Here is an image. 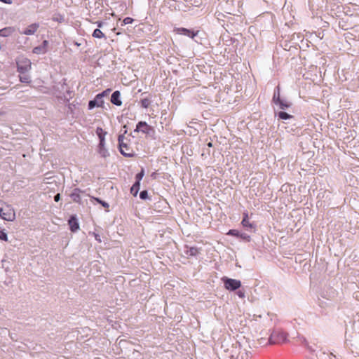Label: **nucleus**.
<instances>
[{
    "label": "nucleus",
    "mask_w": 359,
    "mask_h": 359,
    "mask_svg": "<svg viewBox=\"0 0 359 359\" xmlns=\"http://www.w3.org/2000/svg\"><path fill=\"white\" fill-rule=\"evenodd\" d=\"M127 130H125L123 134L119 135L118 137V149L120 153L126 157H132L134 155L133 150L129 145L128 142L130 140L125 137V134Z\"/></svg>",
    "instance_id": "nucleus-1"
},
{
    "label": "nucleus",
    "mask_w": 359,
    "mask_h": 359,
    "mask_svg": "<svg viewBox=\"0 0 359 359\" xmlns=\"http://www.w3.org/2000/svg\"><path fill=\"white\" fill-rule=\"evenodd\" d=\"M287 334L281 330H273L269 337V342L271 344H278L286 341Z\"/></svg>",
    "instance_id": "nucleus-2"
},
{
    "label": "nucleus",
    "mask_w": 359,
    "mask_h": 359,
    "mask_svg": "<svg viewBox=\"0 0 359 359\" xmlns=\"http://www.w3.org/2000/svg\"><path fill=\"white\" fill-rule=\"evenodd\" d=\"M17 71L20 74H25L31 69L32 62L26 57L18 58L16 61Z\"/></svg>",
    "instance_id": "nucleus-3"
},
{
    "label": "nucleus",
    "mask_w": 359,
    "mask_h": 359,
    "mask_svg": "<svg viewBox=\"0 0 359 359\" xmlns=\"http://www.w3.org/2000/svg\"><path fill=\"white\" fill-rule=\"evenodd\" d=\"M224 287L229 291H236L241 287V282L239 280L223 277L222 278Z\"/></svg>",
    "instance_id": "nucleus-4"
},
{
    "label": "nucleus",
    "mask_w": 359,
    "mask_h": 359,
    "mask_svg": "<svg viewBox=\"0 0 359 359\" xmlns=\"http://www.w3.org/2000/svg\"><path fill=\"white\" fill-rule=\"evenodd\" d=\"M0 217L6 221L12 222L15 219V213L13 208L10 205L0 208Z\"/></svg>",
    "instance_id": "nucleus-5"
},
{
    "label": "nucleus",
    "mask_w": 359,
    "mask_h": 359,
    "mask_svg": "<svg viewBox=\"0 0 359 359\" xmlns=\"http://www.w3.org/2000/svg\"><path fill=\"white\" fill-rule=\"evenodd\" d=\"M134 132L139 133L141 132L147 135H152L154 134L155 130L151 126L148 125L145 121H139L136 125V128Z\"/></svg>",
    "instance_id": "nucleus-6"
},
{
    "label": "nucleus",
    "mask_w": 359,
    "mask_h": 359,
    "mask_svg": "<svg viewBox=\"0 0 359 359\" xmlns=\"http://www.w3.org/2000/svg\"><path fill=\"white\" fill-rule=\"evenodd\" d=\"M104 104V100H102L98 95H97L95 98L88 102V109H93V108L97 107H102Z\"/></svg>",
    "instance_id": "nucleus-7"
},
{
    "label": "nucleus",
    "mask_w": 359,
    "mask_h": 359,
    "mask_svg": "<svg viewBox=\"0 0 359 359\" xmlns=\"http://www.w3.org/2000/svg\"><path fill=\"white\" fill-rule=\"evenodd\" d=\"M184 252L187 257H197L199 254H201V249L196 247H189L186 245Z\"/></svg>",
    "instance_id": "nucleus-8"
},
{
    "label": "nucleus",
    "mask_w": 359,
    "mask_h": 359,
    "mask_svg": "<svg viewBox=\"0 0 359 359\" xmlns=\"http://www.w3.org/2000/svg\"><path fill=\"white\" fill-rule=\"evenodd\" d=\"M68 224L69 225L70 230L72 232H76L79 229V224L76 215H74L70 216L68 220Z\"/></svg>",
    "instance_id": "nucleus-9"
},
{
    "label": "nucleus",
    "mask_w": 359,
    "mask_h": 359,
    "mask_svg": "<svg viewBox=\"0 0 359 359\" xmlns=\"http://www.w3.org/2000/svg\"><path fill=\"white\" fill-rule=\"evenodd\" d=\"M39 27V23H32L29 25L25 30L20 32L21 34L32 35L37 31Z\"/></svg>",
    "instance_id": "nucleus-10"
},
{
    "label": "nucleus",
    "mask_w": 359,
    "mask_h": 359,
    "mask_svg": "<svg viewBox=\"0 0 359 359\" xmlns=\"http://www.w3.org/2000/svg\"><path fill=\"white\" fill-rule=\"evenodd\" d=\"M111 102L116 106H121L122 100L121 99V93L118 90H115L111 96Z\"/></svg>",
    "instance_id": "nucleus-11"
},
{
    "label": "nucleus",
    "mask_w": 359,
    "mask_h": 359,
    "mask_svg": "<svg viewBox=\"0 0 359 359\" xmlns=\"http://www.w3.org/2000/svg\"><path fill=\"white\" fill-rule=\"evenodd\" d=\"M177 32L180 34L187 36L191 39H194L197 34V33H195L193 30L183 27L177 29Z\"/></svg>",
    "instance_id": "nucleus-12"
},
{
    "label": "nucleus",
    "mask_w": 359,
    "mask_h": 359,
    "mask_svg": "<svg viewBox=\"0 0 359 359\" xmlns=\"http://www.w3.org/2000/svg\"><path fill=\"white\" fill-rule=\"evenodd\" d=\"M15 31L13 27H6L0 29V36L8 37Z\"/></svg>",
    "instance_id": "nucleus-13"
},
{
    "label": "nucleus",
    "mask_w": 359,
    "mask_h": 359,
    "mask_svg": "<svg viewBox=\"0 0 359 359\" xmlns=\"http://www.w3.org/2000/svg\"><path fill=\"white\" fill-rule=\"evenodd\" d=\"M82 191L78 188L74 189L73 192L70 194V197L74 202L81 203L80 193Z\"/></svg>",
    "instance_id": "nucleus-14"
},
{
    "label": "nucleus",
    "mask_w": 359,
    "mask_h": 359,
    "mask_svg": "<svg viewBox=\"0 0 359 359\" xmlns=\"http://www.w3.org/2000/svg\"><path fill=\"white\" fill-rule=\"evenodd\" d=\"M241 224L243 226V227H245L246 229H248V228L253 229V228H255V225L249 222V218H248V212H244L243 213V217Z\"/></svg>",
    "instance_id": "nucleus-15"
},
{
    "label": "nucleus",
    "mask_w": 359,
    "mask_h": 359,
    "mask_svg": "<svg viewBox=\"0 0 359 359\" xmlns=\"http://www.w3.org/2000/svg\"><path fill=\"white\" fill-rule=\"evenodd\" d=\"M276 105H278L280 109H288L289 107H290L291 106V103L289 102H287L284 100H280L279 102H276V103H274Z\"/></svg>",
    "instance_id": "nucleus-16"
},
{
    "label": "nucleus",
    "mask_w": 359,
    "mask_h": 359,
    "mask_svg": "<svg viewBox=\"0 0 359 359\" xmlns=\"http://www.w3.org/2000/svg\"><path fill=\"white\" fill-rule=\"evenodd\" d=\"M96 135L98 136L100 142H104L107 132L104 131L102 128L97 127L96 129Z\"/></svg>",
    "instance_id": "nucleus-17"
},
{
    "label": "nucleus",
    "mask_w": 359,
    "mask_h": 359,
    "mask_svg": "<svg viewBox=\"0 0 359 359\" xmlns=\"http://www.w3.org/2000/svg\"><path fill=\"white\" fill-rule=\"evenodd\" d=\"M280 100V87L278 86L274 90L272 101L273 103H276V102H279Z\"/></svg>",
    "instance_id": "nucleus-18"
},
{
    "label": "nucleus",
    "mask_w": 359,
    "mask_h": 359,
    "mask_svg": "<svg viewBox=\"0 0 359 359\" xmlns=\"http://www.w3.org/2000/svg\"><path fill=\"white\" fill-rule=\"evenodd\" d=\"M90 200L91 201H96L97 203H98L99 204H100L102 206H103L104 208L106 209H108L109 207V205L108 203H107L106 201H102V199H100V198H97V197H95V196H91L90 197Z\"/></svg>",
    "instance_id": "nucleus-19"
},
{
    "label": "nucleus",
    "mask_w": 359,
    "mask_h": 359,
    "mask_svg": "<svg viewBox=\"0 0 359 359\" xmlns=\"http://www.w3.org/2000/svg\"><path fill=\"white\" fill-rule=\"evenodd\" d=\"M140 188V183H139V182H135L130 188V193L134 196H136L138 194Z\"/></svg>",
    "instance_id": "nucleus-20"
},
{
    "label": "nucleus",
    "mask_w": 359,
    "mask_h": 359,
    "mask_svg": "<svg viewBox=\"0 0 359 359\" xmlns=\"http://www.w3.org/2000/svg\"><path fill=\"white\" fill-rule=\"evenodd\" d=\"M278 117L280 118V119H282V120H287V119H290V118H293L294 116L287 114V112H285V111H279L278 114H276Z\"/></svg>",
    "instance_id": "nucleus-21"
},
{
    "label": "nucleus",
    "mask_w": 359,
    "mask_h": 359,
    "mask_svg": "<svg viewBox=\"0 0 359 359\" xmlns=\"http://www.w3.org/2000/svg\"><path fill=\"white\" fill-rule=\"evenodd\" d=\"M92 36L95 38L97 39H106V36L104 34L100 29H95L92 34Z\"/></svg>",
    "instance_id": "nucleus-22"
},
{
    "label": "nucleus",
    "mask_w": 359,
    "mask_h": 359,
    "mask_svg": "<svg viewBox=\"0 0 359 359\" xmlns=\"http://www.w3.org/2000/svg\"><path fill=\"white\" fill-rule=\"evenodd\" d=\"M22 75L19 76L20 82L29 83L31 82L30 76L27 74H22Z\"/></svg>",
    "instance_id": "nucleus-23"
},
{
    "label": "nucleus",
    "mask_w": 359,
    "mask_h": 359,
    "mask_svg": "<svg viewBox=\"0 0 359 359\" xmlns=\"http://www.w3.org/2000/svg\"><path fill=\"white\" fill-rule=\"evenodd\" d=\"M33 53L35 54H43L46 52L45 48H43L41 45L36 46L33 48Z\"/></svg>",
    "instance_id": "nucleus-24"
},
{
    "label": "nucleus",
    "mask_w": 359,
    "mask_h": 359,
    "mask_svg": "<svg viewBox=\"0 0 359 359\" xmlns=\"http://www.w3.org/2000/svg\"><path fill=\"white\" fill-rule=\"evenodd\" d=\"M140 103H141V106L143 108L147 109L151 104V100L150 99H149V98H144V99L141 100Z\"/></svg>",
    "instance_id": "nucleus-25"
},
{
    "label": "nucleus",
    "mask_w": 359,
    "mask_h": 359,
    "mask_svg": "<svg viewBox=\"0 0 359 359\" xmlns=\"http://www.w3.org/2000/svg\"><path fill=\"white\" fill-rule=\"evenodd\" d=\"M99 154L102 157H107L109 155L107 149L105 147L99 148Z\"/></svg>",
    "instance_id": "nucleus-26"
},
{
    "label": "nucleus",
    "mask_w": 359,
    "mask_h": 359,
    "mask_svg": "<svg viewBox=\"0 0 359 359\" xmlns=\"http://www.w3.org/2000/svg\"><path fill=\"white\" fill-rule=\"evenodd\" d=\"M241 232L236 229H230L227 233L228 235H231L237 238H239Z\"/></svg>",
    "instance_id": "nucleus-27"
},
{
    "label": "nucleus",
    "mask_w": 359,
    "mask_h": 359,
    "mask_svg": "<svg viewBox=\"0 0 359 359\" xmlns=\"http://www.w3.org/2000/svg\"><path fill=\"white\" fill-rule=\"evenodd\" d=\"M140 198L142 199V200H146L147 198H149V196H148V191L147 190H143L140 193Z\"/></svg>",
    "instance_id": "nucleus-28"
},
{
    "label": "nucleus",
    "mask_w": 359,
    "mask_h": 359,
    "mask_svg": "<svg viewBox=\"0 0 359 359\" xmlns=\"http://www.w3.org/2000/svg\"><path fill=\"white\" fill-rule=\"evenodd\" d=\"M111 91V90L110 88H107L97 95L103 100V97L107 96Z\"/></svg>",
    "instance_id": "nucleus-29"
},
{
    "label": "nucleus",
    "mask_w": 359,
    "mask_h": 359,
    "mask_svg": "<svg viewBox=\"0 0 359 359\" xmlns=\"http://www.w3.org/2000/svg\"><path fill=\"white\" fill-rule=\"evenodd\" d=\"M144 176V170L142 169V171L139 173H137L135 175V182H139L140 183V181L142 180V177Z\"/></svg>",
    "instance_id": "nucleus-30"
},
{
    "label": "nucleus",
    "mask_w": 359,
    "mask_h": 359,
    "mask_svg": "<svg viewBox=\"0 0 359 359\" xmlns=\"http://www.w3.org/2000/svg\"><path fill=\"white\" fill-rule=\"evenodd\" d=\"M239 238H241V239H243L245 241H250L251 239L250 236L245 233H241Z\"/></svg>",
    "instance_id": "nucleus-31"
},
{
    "label": "nucleus",
    "mask_w": 359,
    "mask_h": 359,
    "mask_svg": "<svg viewBox=\"0 0 359 359\" xmlns=\"http://www.w3.org/2000/svg\"><path fill=\"white\" fill-rule=\"evenodd\" d=\"M240 355L241 359H248L251 357V353L245 351L244 353H241Z\"/></svg>",
    "instance_id": "nucleus-32"
},
{
    "label": "nucleus",
    "mask_w": 359,
    "mask_h": 359,
    "mask_svg": "<svg viewBox=\"0 0 359 359\" xmlns=\"http://www.w3.org/2000/svg\"><path fill=\"white\" fill-rule=\"evenodd\" d=\"M0 239L4 241L8 240L7 233L4 231V230H0Z\"/></svg>",
    "instance_id": "nucleus-33"
},
{
    "label": "nucleus",
    "mask_w": 359,
    "mask_h": 359,
    "mask_svg": "<svg viewBox=\"0 0 359 359\" xmlns=\"http://www.w3.org/2000/svg\"><path fill=\"white\" fill-rule=\"evenodd\" d=\"M133 21L134 20L132 18L126 17L123 20V23L121 25L131 24Z\"/></svg>",
    "instance_id": "nucleus-34"
},
{
    "label": "nucleus",
    "mask_w": 359,
    "mask_h": 359,
    "mask_svg": "<svg viewBox=\"0 0 359 359\" xmlns=\"http://www.w3.org/2000/svg\"><path fill=\"white\" fill-rule=\"evenodd\" d=\"M237 295L241 298V299H243L245 298V292L244 291H242V290H238L237 292H236Z\"/></svg>",
    "instance_id": "nucleus-35"
},
{
    "label": "nucleus",
    "mask_w": 359,
    "mask_h": 359,
    "mask_svg": "<svg viewBox=\"0 0 359 359\" xmlns=\"http://www.w3.org/2000/svg\"><path fill=\"white\" fill-rule=\"evenodd\" d=\"M48 41L47 40H44V41L42 42V43H41V46L43 48H45V50H47V46H48Z\"/></svg>",
    "instance_id": "nucleus-36"
},
{
    "label": "nucleus",
    "mask_w": 359,
    "mask_h": 359,
    "mask_svg": "<svg viewBox=\"0 0 359 359\" xmlns=\"http://www.w3.org/2000/svg\"><path fill=\"white\" fill-rule=\"evenodd\" d=\"M54 200L55 201L58 202L60 200V194H57L56 195H55Z\"/></svg>",
    "instance_id": "nucleus-37"
},
{
    "label": "nucleus",
    "mask_w": 359,
    "mask_h": 359,
    "mask_svg": "<svg viewBox=\"0 0 359 359\" xmlns=\"http://www.w3.org/2000/svg\"><path fill=\"white\" fill-rule=\"evenodd\" d=\"M94 235H95V240L97 241L99 243H101L102 241L100 239V236L97 233H94Z\"/></svg>",
    "instance_id": "nucleus-38"
},
{
    "label": "nucleus",
    "mask_w": 359,
    "mask_h": 359,
    "mask_svg": "<svg viewBox=\"0 0 359 359\" xmlns=\"http://www.w3.org/2000/svg\"><path fill=\"white\" fill-rule=\"evenodd\" d=\"M104 144H105V140H104V142H100V141L98 147L99 148L105 147Z\"/></svg>",
    "instance_id": "nucleus-39"
},
{
    "label": "nucleus",
    "mask_w": 359,
    "mask_h": 359,
    "mask_svg": "<svg viewBox=\"0 0 359 359\" xmlns=\"http://www.w3.org/2000/svg\"><path fill=\"white\" fill-rule=\"evenodd\" d=\"M98 27H102L103 25V22L102 21H97L95 22Z\"/></svg>",
    "instance_id": "nucleus-40"
},
{
    "label": "nucleus",
    "mask_w": 359,
    "mask_h": 359,
    "mask_svg": "<svg viewBox=\"0 0 359 359\" xmlns=\"http://www.w3.org/2000/svg\"><path fill=\"white\" fill-rule=\"evenodd\" d=\"M0 1L3 2V3H5V4H11V0H0Z\"/></svg>",
    "instance_id": "nucleus-41"
},
{
    "label": "nucleus",
    "mask_w": 359,
    "mask_h": 359,
    "mask_svg": "<svg viewBox=\"0 0 359 359\" xmlns=\"http://www.w3.org/2000/svg\"><path fill=\"white\" fill-rule=\"evenodd\" d=\"M316 0H309V4L311 6H314V2H315Z\"/></svg>",
    "instance_id": "nucleus-42"
},
{
    "label": "nucleus",
    "mask_w": 359,
    "mask_h": 359,
    "mask_svg": "<svg viewBox=\"0 0 359 359\" xmlns=\"http://www.w3.org/2000/svg\"><path fill=\"white\" fill-rule=\"evenodd\" d=\"M207 146H208L209 148H210V147H212V143L211 142H210L207 143Z\"/></svg>",
    "instance_id": "nucleus-43"
},
{
    "label": "nucleus",
    "mask_w": 359,
    "mask_h": 359,
    "mask_svg": "<svg viewBox=\"0 0 359 359\" xmlns=\"http://www.w3.org/2000/svg\"><path fill=\"white\" fill-rule=\"evenodd\" d=\"M207 153H208V154H210V150H209V149H208V150H207Z\"/></svg>",
    "instance_id": "nucleus-44"
}]
</instances>
